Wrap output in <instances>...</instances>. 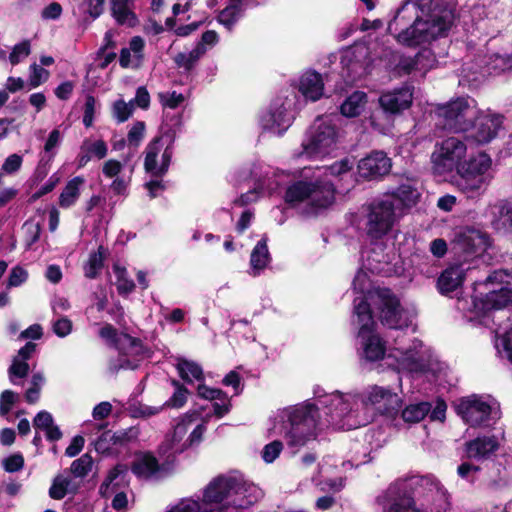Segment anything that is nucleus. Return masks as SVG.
Listing matches in <instances>:
<instances>
[{
  "label": "nucleus",
  "mask_w": 512,
  "mask_h": 512,
  "mask_svg": "<svg viewBox=\"0 0 512 512\" xmlns=\"http://www.w3.org/2000/svg\"><path fill=\"white\" fill-rule=\"evenodd\" d=\"M391 167V159L384 152L375 151L361 159L357 169L361 178L373 180L388 174Z\"/></svg>",
  "instance_id": "obj_20"
},
{
  "label": "nucleus",
  "mask_w": 512,
  "mask_h": 512,
  "mask_svg": "<svg viewBox=\"0 0 512 512\" xmlns=\"http://www.w3.org/2000/svg\"><path fill=\"white\" fill-rule=\"evenodd\" d=\"M239 17V5L234 4L226 7L224 10L220 12L218 16V21L228 29H231L234 23L239 19Z\"/></svg>",
  "instance_id": "obj_53"
},
{
  "label": "nucleus",
  "mask_w": 512,
  "mask_h": 512,
  "mask_svg": "<svg viewBox=\"0 0 512 512\" xmlns=\"http://www.w3.org/2000/svg\"><path fill=\"white\" fill-rule=\"evenodd\" d=\"M457 414L469 425L478 426L499 417V404L490 396L471 395L455 406Z\"/></svg>",
  "instance_id": "obj_14"
},
{
  "label": "nucleus",
  "mask_w": 512,
  "mask_h": 512,
  "mask_svg": "<svg viewBox=\"0 0 512 512\" xmlns=\"http://www.w3.org/2000/svg\"><path fill=\"white\" fill-rule=\"evenodd\" d=\"M128 466L118 463L109 470L108 475L99 487V493L102 497L108 498L114 492L128 486Z\"/></svg>",
  "instance_id": "obj_26"
},
{
  "label": "nucleus",
  "mask_w": 512,
  "mask_h": 512,
  "mask_svg": "<svg viewBox=\"0 0 512 512\" xmlns=\"http://www.w3.org/2000/svg\"><path fill=\"white\" fill-rule=\"evenodd\" d=\"M134 110L133 101L126 103L123 99H118L113 104V116L119 123L127 121Z\"/></svg>",
  "instance_id": "obj_49"
},
{
  "label": "nucleus",
  "mask_w": 512,
  "mask_h": 512,
  "mask_svg": "<svg viewBox=\"0 0 512 512\" xmlns=\"http://www.w3.org/2000/svg\"><path fill=\"white\" fill-rule=\"evenodd\" d=\"M393 59V71L397 76L423 77L436 63L434 54L428 49L421 50L414 57L394 54Z\"/></svg>",
  "instance_id": "obj_17"
},
{
  "label": "nucleus",
  "mask_w": 512,
  "mask_h": 512,
  "mask_svg": "<svg viewBox=\"0 0 512 512\" xmlns=\"http://www.w3.org/2000/svg\"><path fill=\"white\" fill-rule=\"evenodd\" d=\"M443 0H412L404 3L388 31L403 45L416 46L447 34L453 22L451 9H441Z\"/></svg>",
  "instance_id": "obj_1"
},
{
  "label": "nucleus",
  "mask_w": 512,
  "mask_h": 512,
  "mask_svg": "<svg viewBox=\"0 0 512 512\" xmlns=\"http://www.w3.org/2000/svg\"><path fill=\"white\" fill-rule=\"evenodd\" d=\"M205 431V422L197 424L190 433V435L184 440L183 444L177 446L176 451L183 452L185 449L189 447L198 445L202 441Z\"/></svg>",
  "instance_id": "obj_48"
},
{
  "label": "nucleus",
  "mask_w": 512,
  "mask_h": 512,
  "mask_svg": "<svg viewBox=\"0 0 512 512\" xmlns=\"http://www.w3.org/2000/svg\"><path fill=\"white\" fill-rule=\"evenodd\" d=\"M354 321L359 325L358 338L361 340L362 356L368 361L382 359L385 347L380 337L374 333L375 323L365 301L356 302Z\"/></svg>",
  "instance_id": "obj_12"
},
{
  "label": "nucleus",
  "mask_w": 512,
  "mask_h": 512,
  "mask_svg": "<svg viewBox=\"0 0 512 512\" xmlns=\"http://www.w3.org/2000/svg\"><path fill=\"white\" fill-rule=\"evenodd\" d=\"M467 155V145L456 136L436 142L431 154V167L436 175H445L457 170Z\"/></svg>",
  "instance_id": "obj_10"
},
{
  "label": "nucleus",
  "mask_w": 512,
  "mask_h": 512,
  "mask_svg": "<svg viewBox=\"0 0 512 512\" xmlns=\"http://www.w3.org/2000/svg\"><path fill=\"white\" fill-rule=\"evenodd\" d=\"M31 52V45L29 40H23L22 42L16 44L10 55L9 61L14 66L20 63L21 57H27Z\"/></svg>",
  "instance_id": "obj_56"
},
{
  "label": "nucleus",
  "mask_w": 512,
  "mask_h": 512,
  "mask_svg": "<svg viewBox=\"0 0 512 512\" xmlns=\"http://www.w3.org/2000/svg\"><path fill=\"white\" fill-rule=\"evenodd\" d=\"M30 367L26 361L20 360L15 357L9 367V375L18 378H25L29 373Z\"/></svg>",
  "instance_id": "obj_64"
},
{
  "label": "nucleus",
  "mask_w": 512,
  "mask_h": 512,
  "mask_svg": "<svg viewBox=\"0 0 512 512\" xmlns=\"http://www.w3.org/2000/svg\"><path fill=\"white\" fill-rule=\"evenodd\" d=\"M491 158L485 153H479L463 162L456 170L458 173L457 186L469 198L482 194L490 181L489 170Z\"/></svg>",
  "instance_id": "obj_8"
},
{
  "label": "nucleus",
  "mask_w": 512,
  "mask_h": 512,
  "mask_svg": "<svg viewBox=\"0 0 512 512\" xmlns=\"http://www.w3.org/2000/svg\"><path fill=\"white\" fill-rule=\"evenodd\" d=\"M200 415V411L190 410L185 413L176 423L172 434L168 438L169 449H171L173 453H178L176 451L177 446L183 444V438L186 435L188 428L200 417Z\"/></svg>",
  "instance_id": "obj_32"
},
{
  "label": "nucleus",
  "mask_w": 512,
  "mask_h": 512,
  "mask_svg": "<svg viewBox=\"0 0 512 512\" xmlns=\"http://www.w3.org/2000/svg\"><path fill=\"white\" fill-rule=\"evenodd\" d=\"M19 395L13 390H4L0 394V416L7 415L17 402Z\"/></svg>",
  "instance_id": "obj_54"
},
{
  "label": "nucleus",
  "mask_w": 512,
  "mask_h": 512,
  "mask_svg": "<svg viewBox=\"0 0 512 512\" xmlns=\"http://www.w3.org/2000/svg\"><path fill=\"white\" fill-rule=\"evenodd\" d=\"M501 123L500 116L478 113L470 127L469 138L476 144H486L496 137Z\"/></svg>",
  "instance_id": "obj_21"
},
{
  "label": "nucleus",
  "mask_w": 512,
  "mask_h": 512,
  "mask_svg": "<svg viewBox=\"0 0 512 512\" xmlns=\"http://www.w3.org/2000/svg\"><path fill=\"white\" fill-rule=\"evenodd\" d=\"M107 255V249L100 245L97 251L91 252L87 262L84 264V275L88 279H96L102 268L104 267V260Z\"/></svg>",
  "instance_id": "obj_37"
},
{
  "label": "nucleus",
  "mask_w": 512,
  "mask_h": 512,
  "mask_svg": "<svg viewBox=\"0 0 512 512\" xmlns=\"http://www.w3.org/2000/svg\"><path fill=\"white\" fill-rule=\"evenodd\" d=\"M176 368L180 377L187 383L195 381H203L204 373L202 367L190 360L178 359Z\"/></svg>",
  "instance_id": "obj_41"
},
{
  "label": "nucleus",
  "mask_w": 512,
  "mask_h": 512,
  "mask_svg": "<svg viewBox=\"0 0 512 512\" xmlns=\"http://www.w3.org/2000/svg\"><path fill=\"white\" fill-rule=\"evenodd\" d=\"M262 495V490L258 486L235 478L232 497L229 500L230 512L251 507L261 499Z\"/></svg>",
  "instance_id": "obj_22"
},
{
  "label": "nucleus",
  "mask_w": 512,
  "mask_h": 512,
  "mask_svg": "<svg viewBox=\"0 0 512 512\" xmlns=\"http://www.w3.org/2000/svg\"><path fill=\"white\" fill-rule=\"evenodd\" d=\"M399 206L391 196H382L366 208L365 229L374 239L387 235L398 220Z\"/></svg>",
  "instance_id": "obj_11"
},
{
  "label": "nucleus",
  "mask_w": 512,
  "mask_h": 512,
  "mask_svg": "<svg viewBox=\"0 0 512 512\" xmlns=\"http://www.w3.org/2000/svg\"><path fill=\"white\" fill-rule=\"evenodd\" d=\"M353 288L355 291L360 293V296L355 297L354 299V307L356 306V302L365 301V303L369 307V313H371V301L369 299V293L376 291V289H371V283L367 272L363 270H359L353 280ZM379 288H377L378 290Z\"/></svg>",
  "instance_id": "obj_38"
},
{
  "label": "nucleus",
  "mask_w": 512,
  "mask_h": 512,
  "mask_svg": "<svg viewBox=\"0 0 512 512\" xmlns=\"http://www.w3.org/2000/svg\"><path fill=\"white\" fill-rule=\"evenodd\" d=\"M269 262L270 254L266 239L263 238L256 244L251 252L249 274L254 277L258 276L266 268Z\"/></svg>",
  "instance_id": "obj_34"
},
{
  "label": "nucleus",
  "mask_w": 512,
  "mask_h": 512,
  "mask_svg": "<svg viewBox=\"0 0 512 512\" xmlns=\"http://www.w3.org/2000/svg\"><path fill=\"white\" fill-rule=\"evenodd\" d=\"M139 479H149L160 471V463L150 451H136L130 467Z\"/></svg>",
  "instance_id": "obj_28"
},
{
  "label": "nucleus",
  "mask_w": 512,
  "mask_h": 512,
  "mask_svg": "<svg viewBox=\"0 0 512 512\" xmlns=\"http://www.w3.org/2000/svg\"><path fill=\"white\" fill-rule=\"evenodd\" d=\"M498 449L495 437H478L465 444V454L469 459L484 460Z\"/></svg>",
  "instance_id": "obj_31"
},
{
  "label": "nucleus",
  "mask_w": 512,
  "mask_h": 512,
  "mask_svg": "<svg viewBox=\"0 0 512 512\" xmlns=\"http://www.w3.org/2000/svg\"><path fill=\"white\" fill-rule=\"evenodd\" d=\"M24 467V457L21 453H14L3 460V468L8 473L20 471Z\"/></svg>",
  "instance_id": "obj_59"
},
{
  "label": "nucleus",
  "mask_w": 512,
  "mask_h": 512,
  "mask_svg": "<svg viewBox=\"0 0 512 512\" xmlns=\"http://www.w3.org/2000/svg\"><path fill=\"white\" fill-rule=\"evenodd\" d=\"M430 410L431 404L429 402L410 404L403 409L401 416L407 423H418L428 415Z\"/></svg>",
  "instance_id": "obj_42"
},
{
  "label": "nucleus",
  "mask_w": 512,
  "mask_h": 512,
  "mask_svg": "<svg viewBox=\"0 0 512 512\" xmlns=\"http://www.w3.org/2000/svg\"><path fill=\"white\" fill-rule=\"evenodd\" d=\"M456 244L459 250L467 254H480L490 245L489 237L485 233L475 229H468L459 234Z\"/></svg>",
  "instance_id": "obj_27"
},
{
  "label": "nucleus",
  "mask_w": 512,
  "mask_h": 512,
  "mask_svg": "<svg viewBox=\"0 0 512 512\" xmlns=\"http://www.w3.org/2000/svg\"><path fill=\"white\" fill-rule=\"evenodd\" d=\"M122 333L123 332H118V330L110 323H106L99 330V336L106 340L108 345L114 349H117Z\"/></svg>",
  "instance_id": "obj_52"
},
{
  "label": "nucleus",
  "mask_w": 512,
  "mask_h": 512,
  "mask_svg": "<svg viewBox=\"0 0 512 512\" xmlns=\"http://www.w3.org/2000/svg\"><path fill=\"white\" fill-rule=\"evenodd\" d=\"M145 123L142 121L136 122L129 130L127 139L129 144L134 147H138L141 140L144 137Z\"/></svg>",
  "instance_id": "obj_63"
},
{
  "label": "nucleus",
  "mask_w": 512,
  "mask_h": 512,
  "mask_svg": "<svg viewBox=\"0 0 512 512\" xmlns=\"http://www.w3.org/2000/svg\"><path fill=\"white\" fill-rule=\"evenodd\" d=\"M298 90L305 99L317 101L324 91L322 76L315 71H306L299 78Z\"/></svg>",
  "instance_id": "obj_30"
},
{
  "label": "nucleus",
  "mask_w": 512,
  "mask_h": 512,
  "mask_svg": "<svg viewBox=\"0 0 512 512\" xmlns=\"http://www.w3.org/2000/svg\"><path fill=\"white\" fill-rule=\"evenodd\" d=\"M111 10L119 25L127 24L129 27L136 25L137 18L128 7V0H111Z\"/></svg>",
  "instance_id": "obj_39"
},
{
  "label": "nucleus",
  "mask_w": 512,
  "mask_h": 512,
  "mask_svg": "<svg viewBox=\"0 0 512 512\" xmlns=\"http://www.w3.org/2000/svg\"><path fill=\"white\" fill-rule=\"evenodd\" d=\"M85 179L82 176H76L70 179L59 196V206L69 208L73 206L80 196V187L84 184Z\"/></svg>",
  "instance_id": "obj_35"
},
{
  "label": "nucleus",
  "mask_w": 512,
  "mask_h": 512,
  "mask_svg": "<svg viewBox=\"0 0 512 512\" xmlns=\"http://www.w3.org/2000/svg\"><path fill=\"white\" fill-rule=\"evenodd\" d=\"M379 102L385 111L397 113L411 105L412 92L409 88H400L386 92L380 96Z\"/></svg>",
  "instance_id": "obj_29"
},
{
  "label": "nucleus",
  "mask_w": 512,
  "mask_h": 512,
  "mask_svg": "<svg viewBox=\"0 0 512 512\" xmlns=\"http://www.w3.org/2000/svg\"><path fill=\"white\" fill-rule=\"evenodd\" d=\"M317 408L312 403L288 407L279 412V433L291 448L300 449L316 438Z\"/></svg>",
  "instance_id": "obj_3"
},
{
  "label": "nucleus",
  "mask_w": 512,
  "mask_h": 512,
  "mask_svg": "<svg viewBox=\"0 0 512 512\" xmlns=\"http://www.w3.org/2000/svg\"><path fill=\"white\" fill-rule=\"evenodd\" d=\"M495 347L499 353L504 352L512 363V328L502 337H497Z\"/></svg>",
  "instance_id": "obj_58"
},
{
  "label": "nucleus",
  "mask_w": 512,
  "mask_h": 512,
  "mask_svg": "<svg viewBox=\"0 0 512 512\" xmlns=\"http://www.w3.org/2000/svg\"><path fill=\"white\" fill-rule=\"evenodd\" d=\"M92 466V456L90 453H85L71 463L68 472L75 478H85L92 470ZM65 472H67V470H65Z\"/></svg>",
  "instance_id": "obj_44"
},
{
  "label": "nucleus",
  "mask_w": 512,
  "mask_h": 512,
  "mask_svg": "<svg viewBox=\"0 0 512 512\" xmlns=\"http://www.w3.org/2000/svg\"><path fill=\"white\" fill-rule=\"evenodd\" d=\"M367 95L362 91L352 93L341 105V113L346 117H356L364 109Z\"/></svg>",
  "instance_id": "obj_40"
},
{
  "label": "nucleus",
  "mask_w": 512,
  "mask_h": 512,
  "mask_svg": "<svg viewBox=\"0 0 512 512\" xmlns=\"http://www.w3.org/2000/svg\"><path fill=\"white\" fill-rule=\"evenodd\" d=\"M78 486L72 483L71 478L57 474L49 488V496L54 500H62L68 493L76 494Z\"/></svg>",
  "instance_id": "obj_36"
},
{
  "label": "nucleus",
  "mask_w": 512,
  "mask_h": 512,
  "mask_svg": "<svg viewBox=\"0 0 512 512\" xmlns=\"http://www.w3.org/2000/svg\"><path fill=\"white\" fill-rule=\"evenodd\" d=\"M361 404H370L380 413L392 415L399 409L401 399L398 394L391 392L389 389L373 386L367 391L365 397L361 400Z\"/></svg>",
  "instance_id": "obj_19"
},
{
  "label": "nucleus",
  "mask_w": 512,
  "mask_h": 512,
  "mask_svg": "<svg viewBox=\"0 0 512 512\" xmlns=\"http://www.w3.org/2000/svg\"><path fill=\"white\" fill-rule=\"evenodd\" d=\"M114 272L117 276V291L119 295H128L135 289L133 280L126 277L127 271L124 267L114 266Z\"/></svg>",
  "instance_id": "obj_47"
},
{
  "label": "nucleus",
  "mask_w": 512,
  "mask_h": 512,
  "mask_svg": "<svg viewBox=\"0 0 512 512\" xmlns=\"http://www.w3.org/2000/svg\"><path fill=\"white\" fill-rule=\"evenodd\" d=\"M138 436L139 430L136 427H130L112 433L111 437L113 438V444H115V446H124L136 440Z\"/></svg>",
  "instance_id": "obj_51"
},
{
  "label": "nucleus",
  "mask_w": 512,
  "mask_h": 512,
  "mask_svg": "<svg viewBox=\"0 0 512 512\" xmlns=\"http://www.w3.org/2000/svg\"><path fill=\"white\" fill-rule=\"evenodd\" d=\"M317 403L328 417L326 422L339 429L351 430L364 426L368 419L360 415V399L354 393L339 391L317 396Z\"/></svg>",
  "instance_id": "obj_4"
},
{
  "label": "nucleus",
  "mask_w": 512,
  "mask_h": 512,
  "mask_svg": "<svg viewBox=\"0 0 512 512\" xmlns=\"http://www.w3.org/2000/svg\"><path fill=\"white\" fill-rule=\"evenodd\" d=\"M335 116L318 117L311 126L308 138L303 142L302 155L308 158L324 157L337 147L339 132Z\"/></svg>",
  "instance_id": "obj_9"
},
{
  "label": "nucleus",
  "mask_w": 512,
  "mask_h": 512,
  "mask_svg": "<svg viewBox=\"0 0 512 512\" xmlns=\"http://www.w3.org/2000/svg\"><path fill=\"white\" fill-rule=\"evenodd\" d=\"M377 501L383 512H448L451 508L447 489L432 475L398 480Z\"/></svg>",
  "instance_id": "obj_2"
},
{
  "label": "nucleus",
  "mask_w": 512,
  "mask_h": 512,
  "mask_svg": "<svg viewBox=\"0 0 512 512\" xmlns=\"http://www.w3.org/2000/svg\"><path fill=\"white\" fill-rule=\"evenodd\" d=\"M398 368L409 373H419L427 369L431 352L419 340H414L409 347H396L392 353Z\"/></svg>",
  "instance_id": "obj_16"
},
{
  "label": "nucleus",
  "mask_w": 512,
  "mask_h": 512,
  "mask_svg": "<svg viewBox=\"0 0 512 512\" xmlns=\"http://www.w3.org/2000/svg\"><path fill=\"white\" fill-rule=\"evenodd\" d=\"M470 266L455 263L448 266L438 277L437 287L441 294L447 295L461 287Z\"/></svg>",
  "instance_id": "obj_24"
},
{
  "label": "nucleus",
  "mask_w": 512,
  "mask_h": 512,
  "mask_svg": "<svg viewBox=\"0 0 512 512\" xmlns=\"http://www.w3.org/2000/svg\"><path fill=\"white\" fill-rule=\"evenodd\" d=\"M512 303V290L501 288L488 292L484 297L476 296L473 300L477 314H486L492 310H500Z\"/></svg>",
  "instance_id": "obj_23"
},
{
  "label": "nucleus",
  "mask_w": 512,
  "mask_h": 512,
  "mask_svg": "<svg viewBox=\"0 0 512 512\" xmlns=\"http://www.w3.org/2000/svg\"><path fill=\"white\" fill-rule=\"evenodd\" d=\"M282 450L283 443L279 440H274L263 447L261 453L262 459L266 463H272L278 458Z\"/></svg>",
  "instance_id": "obj_57"
},
{
  "label": "nucleus",
  "mask_w": 512,
  "mask_h": 512,
  "mask_svg": "<svg viewBox=\"0 0 512 512\" xmlns=\"http://www.w3.org/2000/svg\"><path fill=\"white\" fill-rule=\"evenodd\" d=\"M28 278V272L21 266H15L11 269L7 286L17 287L24 283Z\"/></svg>",
  "instance_id": "obj_62"
},
{
  "label": "nucleus",
  "mask_w": 512,
  "mask_h": 512,
  "mask_svg": "<svg viewBox=\"0 0 512 512\" xmlns=\"http://www.w3.org/2000/svg\"><path fill=\"white\" fill-rule=\"evenodd\" d=\"M95 105H96L95 97L91 94L86 95L85 104H84V115H83V124L86 128L91 127L93 124L94 114H95Z\"/></svg>",
  "instance_id": "obj_60"
},
{
  "label": "nucleus",
  "mask_w": 512,
  "mask_h": 512,
  "mask_svg": "<svg viewBox=\"0 0 512 512\" xmlns=\"http://www.w3.org/2000/svg\"><path fill=\"white\" fill-rule=\"evenodd\" d=\"M251 175L257 181V189L268 193L274 192L281 184L278 180L280 174L270 167L256 166L251 171Z\"/></svg>",
  "instance_id": "obj_33"
},
{
  "label": "nucleus",
  "mask_w": 512,
  "mask_h": 512,
  "mask_svg": "<svg viewBox=\"0 0 512 512\" xmlns=\"http://www.w3.org/2000/svg\"><path fill=\"white\" fill-rule=\"evenodd\" d=\"M335 199V189L329 182L298 181L289 186L285 201L293 207H305L307 214L329 207Z\"/></svg>",
  "instance_id": "obj_6"
},
{
  "label": "nucleus",
  "mask_w": 512,
  "mask_h": 512,
  "mask_svg": "<svg viewBox=\"0 0 512 512\" xmlns=\"http://www.w3.org/2000/svg\"><path fill=\"white\" fill-rule=\"evenodd\" d=\"M119 345L117 347L118 356L110 360L109 370L117 373L119 370H135L139 367V362L145 357V350L142 341L132 337L127 333H122Z\"/></svg>",
  "instance_id": "obj_15"
},
{
  "label": "nucleus",
  "mask_w": 512,
  "mask_h": 512,
  "mask_svg": "<svg viewBox=\"0 0 512 512\" xmlns=\"http://www.w3.org/2000/svg\"><path fill=\"white\" fill-rule=\"evenodd\" d=\"M292 102L281 99L274 101L269 109L261 117V126L275 135L285 132L293 121V114L290 111Z\"/></svg>",
  "instance_id": "obj_18"
},
{
  "label": "nucleus",
  "mask_w": 512,
  "mask_h": 512,
  "mask_svg": "<svg viewBox=\"0 0 512 512\" xmlns=\"http://www.w3.org/2000/svg\"><path fill=\"white\" fill-rule=\"evenodd\" d=\"M31 68L32 73L29 76V86L30 88H36L47 80L49 73L46 69L36 64H33Z\"/></svg>",
  "instance_id": "obj_61"
},
{
  "label": "nucleus",
  "mask_w": 512,
  "mask_h": 512,
  "mask_svg": "<svg viewBox=\"0 0 512 512\" xmlns=\"http://www.w3.org/2000/svg\"><path fill=\"white\" fill-rule=\"evenodd\" d=\"M204 55L202 46L195 47L189 53H179L175 57V62L179 67L189 70L196 61Z\"/></svg>",
  "instance_id": "obj_46"
},
{
  "label": "nucleus",
  "mask_w": 512,
  "mask_h": 512,
  "mask_svg": "<svg viewBox=\"0 0 512 512\" xmlns=\"http://www.w3.org/2000/svg\"><path fill=\"white\" fill-rule=\"evenodd\" d=\"M383 196H391L395 206H399V212H401L403 208L411 207L417 203L420 196L418 181L416 178L407 177L396 190L387 192Z\"/></svg>",
  "instance_id": "obj_25"
},
{
  "label": "nucleus",
  "mask_w": 512,
  "mask_h": 512,
  "mask_svg": "<svg viewBox=\"0 0 512 512\" xmlns=\"http://www.w3.org/2000/svg\"><path fill=\"white\" fill-rule=\"evenodd\" d=\"M371 308L376 311L381 323L391 329H403L412 324L413 313L402 307L399 299L389 289H378L369 293Z\"/></svg>",
  "instance_id": "obj_7"
},
{
  "label": "nucleus",
  "mask_w": 512,
  "mask_h": 512,
  "mask_svg": "<svg viewBox=\"0 0 512 512\" xmlns=\"http://www.w3.org/2000/svg\"><path fill=\"white\" fill-rule=\"evenodd\" d=\"M160 134L156 135L145 149L144 168L146 172L155 176L160 175V168L157 169V155L159 152Z\"/></svg>",
  "instance_id": "obj_43"
},
{
  "label": "nucleus",
  "mask_w": 512,
  "mask_h": 512,
  "mask_svg": "<svg viewBox=\"0 0 512 512\" xmlns=\"http://www.w3.org/2000/svg\"><path fill=\"white\" fill-rule=\"evenodd\" d=\"M110 430L104 431L94 442V449L97 453L109 456L112 454L113 438Z\"/></svg>",
  "instance_id": "obj_50"
},
{
  "label": "nucleus",
  "mask_w": 512,
  "mask_h": 512,
  "mask_svg": "<svg viewBox=\"0 0 512 512\" xmlns=\"http://www.w3.org/2000/svg\"><path fill=\"white\" fill-rule=\"evenodd\" d=\"M172 384L175 388L174 393L164 405L170 408H181L187 402L189 391L179 381L173 380Z\"/></svg>",
  "instance_id": "obj_45"
},
{
  "label": "nucleus",
  "mask_w": 512,
  "mask_h": 512,
  "mask_svg": "<svg viewBox=\"0 0 512 512\" xmlns=\"http://www.w3.org/2000/svg\"><path fill=\"white\" fill-rule=\"evenodd\" d=\"M235 477L218 476L205 487L202 504L192 498L182 499L168 512H230Z\"/></svg>",
  "instance_id": "obj_5"
},
{
  "label": "nucleus",
  "mask_w": 512,
  "mask_h": 512,
  "mask_svg": "<svg viewBox=\"0 0 512 512\" xmlns=\"http://www.w3.org/2000/svg\"><path fill=\"white\" fill-rule=\"evenodd\" d=\"M437 114L443 120L445 128L454 132H466L470 130L478 109L474 99L462 97L440 106Z\"/></svg>",
  "instance_id": "obj_13"
},
{
  "label": "nucleus",
  "mask_w": 512,
  "mask_h": 512,
  "mask_svg": "<svg viewBox=\"0 0 512 512\" xmlns=\"http://www.w3.org/2000/svg\"><path fill=\"white\" fill-rule=\"evenodd\" d=\"M354 167V160L351 158H344L334 162L328 167V171L332 176L342 177L351 172Z\"/></svg>",
  "instance_id": "obj_55"
}]
</instances>
